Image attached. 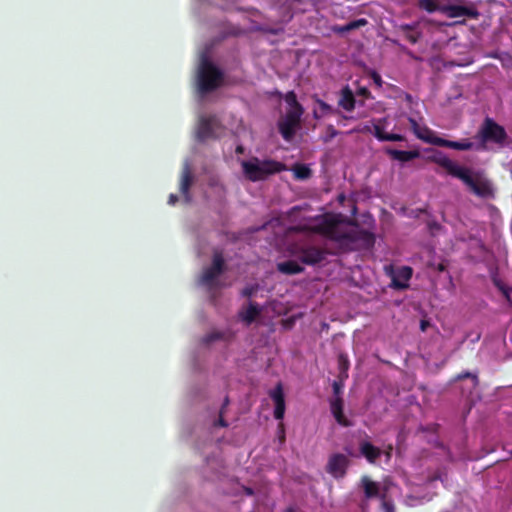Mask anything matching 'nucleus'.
<instances>
[{"mask_svg":"<svg viewBox=\"0 0 512 512\" xmlns=\"http://www.w3.org/2000/svg\"><path fill=\"white\" fill-rule=\"evenodd\" d=\"M312 226L301 227L302 231H310L337 242L342 246L358 244L362 248H372L375 244V235L367 230L360 229L355 221L342 214L325 213L315 218Z\"/></svg>","mask_w":512,"mask_h":512,"instance_id":"f257e3e1","label":"nucleus"},{"mask_svg":"<svg viewBox=\"0 0 512 512\" xmlns=\"http://www.w3.org/2000/svg\"><path fill=\"white\" fill-rule=\"evenodd\" d=\"M454 177L461 180L479 198L489 199L495 196L493 184L483 172L462 166Z\"/></svg>","mask_w":512,"mask_h":512,"instance_id":"f03ea898","label":"nucleus"},{"mask_svg":"<svg viewBox=\"0 0 512 512\" xmlns=\"http://www.w3.org/2000/svg\"><path fill=\"white\" fill-rule=\"evenodd\" d=\"M359 487L363 490L364 498L360 503L362 510L368 506L371 499H379L383 512H396L393 500L388 496L387 485L381 486L379 482L373 481L369 476L363 475L359 481Z\"/></svg>","mask_w":512,"mask_h":512,"instance_id":"7ed1b4c3","label":"nucleus"},{"mask_svg":"<svg viewBox=\"0 0 512 512\" xmlns=\"http://www.w3.org/2000/svg\"><path fill=\"white\" fill-rule=\"evenodd\" d=\"M287 252L302 264L315 266L325 260L328 252L326 249L313 244L310 240H300L290 243Z\"/></svg>","mask_w":512,"mask_h":512,"instance_id":"20e7f679","label":"nucleus"},{"mask_svg":"<svg viewBox=\"0 0 512 512\" xmlns=\"http://www.w3.org/2000/svg\"><path fill=\"white\" fill-rule=\"evenodd\" d=\"M476 138L480 141L482 148L489 143L495 144L498 148H504L512 142L505 128L490 117L484 119Z\"/></svg>","mask_w":512,"mask_h":512,"instance_id":"39448f33","label":"nucleus"},{"mask_svg":"<svg viewBox=\"0 0 512 512\" xmlns=\"http://www.w3.org/2000/svg\"><path fill=\"white\" fill-rule=\"evenodd\" d=\"M244 176L251 182L266 179L268 176L281 172L284 165L275 160H259L254 157L241 163Z\"/></svg>","mask_w":512,"mask_h":512,"instance_id":"423d86ee","label":"nucleus"},{"mask_svg":"<svg viewBox=\"0 0 512 512\" xmlns=\"http://www.w3.org/2000/svg\"><path fill=\"white\" fill-rule=\"evenodd\" d=\"M223 80V73L208 59H203L198 70V89L202 94L216 90Z\"/></svg>","mask_w":512,"mask_h":512,"instance_id":"0eeeda50","label":"nucleus"},{"mask_svg":"<svg viewBox=\"0 0 512 512\" xmlns=\"http://www.w3.org/2000/svg\"><path fill=\"white\" fill-rule=\"evenodd\" d=\"M303 113L298 109V112L286 111L285 115L278 121V130L281 136L286 141H291L299 127Z\"/></svg>","mask_w":512,"mask_h":512,"instance_id":"6e6552de","label":"nucleus"},{"mask_svg":"<svg viewBox=\"0 0 512 512\" xmlns=\"http://www.w3.org/2000/svg\"><path fill=\"white\" fill-rule=\"evenodd\" d=\"M350 465L349 458L342 453H334L329 456L325 470L335 479H342L346 476Z\"/></svg>","mask_w":512,"mask_h":512,"instance_id":"1a4fd4ad","label":"nucleus"},{"mask_svg":"<svg viewBox=\"0 0 512 512\" xmlns=\"http://www.w3.org/2000/svg\"><path fill=\"white\" fill-rule=\"evenodd\" d=\"M219 121L215 116L201 117L198 123L196 136L201 142L216 137Z\"/></svg>","mask_w":512,"mask_h":512,"instance_id":"9d476101","label":"nucleus"},{"mask_svg":"<svg viewBox=\"0 0 512 512\" xmlns=\"http://www.w3.org/2000/svg\"><path fill=\"white\" fill-rule=\"evenodd\" d=\"M387 273L391 276V287L397 290H404L408 288L409 280L412 277L413 270L409 266H402L396 272L393 267H386Z\"/></svg>","mask_w":512,"mask_h":512,"instance_id":"9b49d317","label":"nucleus"},{"mask_svg":"<svg viewBox=\"0 0 512 512\" xmlns=\"http://www.w3.org/2000/svg\"><path fill=\"white\" fill-rule=\"evenodd\" d=\"M225 268V261L221 252H214L212 265L206 268L202 274V283L210 285L213 281L223 273Z\"/></svg>","mask_w":512,"mask_h":512,"instance_id":"f8f14e48","label":"nucleus"},{"mask_svg":"<svg viewBox=\"0 0 512 512\" xmlns=\"http://www.w3.org/2000/svg\"><path fill=\"white\" fill-rule=\"evenodd\" d=\"M441 13L445 14L449 18L468 17L471 19H477L480 15L474 6L458 4L442 5Z\"/></svg>","mask_w":512,"mask_h":512,"instance_id":"ddd939ff","label":"nucleus"},{"mask_svg":"<svg viewBox=\"0 0 512 512\" xmlns=\"http://www.w3.org/2000/svg\"><path fill=\"white\" fill-rule=\"evenodd\" d=\"M409 123L413 133L418 139L426 143L436 145V141L440 137L434 136V133L430 128L425 125L421 126L414 118H409Z\"/></svg>","mask_w":512,"mask_h":512,"instance_id":"4468645a","label":"nucleus"},{"mask_svg":"<svg viewBox=\"0 0 512 512\" xmlns=\"http://www.w3.org/2000/svg\"><path fill=\"white\" fill-rule=\"evenodd\" d=\"M269 396L275 403L274 417L276 420H282L285 414V398L283 387L281 383H278L276 387L270 391Z\"/></svg>","mask_w":512,"mask_h":512,"instance_id":"2eb2a0df","label":"nucleus"},{"mask_svg":"<svg viewBox=\"0 0 512 512\" xmlns=\"http://www.w3.org/2000/svg\"><path fill=\"white\" fill-rule=\"evenodd\" d=\"M343 408L344 401L342 397H335L330 401V410L336 422L343 427H350L352 422L345 417Z\"/></svg>","mask_w":512,"mask_h":512,"instance_id":"dca6fc26","label":"nucleus"},{"mask_svg":"<svg viewBox=\"0 0 512 512\" xmlns=\"http://www.w3.org/2000/svg\"><path fill=\"white\" fill-rule=\"evenodd\" d=\"M430 161L438 164L439 166L443 167L448 174L451 176H455L457 172L460 170L462 166L457 165L454 163L449 157H447L444 153L438 151L434 155L429 157Z\"/></svg>","mask_w":512,"mask_h":512,"instance_id":"f3484780","label":"nucleus"},{"mask_svg":"<svg viewBox=\"0 0 512 512\" xmlns=\"http://www.w3.org/2000/svg\"><path fill=\"white\" fill-rule=\"evenodd\" d=\"M465 379H469V383L461 387V392L463 396L470 397L473 391L478 387L479 379L476 374L470 372H462L455 377L456 381H463Z\"/></svg>","mask_w":512,"mask_h":512,"instance_id":"a211bd4d","label":"nucleus"},{"mask_svg":"<svg viewBox=\"0 0 512 512\" xmlns=\"http://www.w3.org/2000/svg\"><path fill=\"white\" fill-rule=\"evenodd\" d=\"M360 454L370 463L375 464L381 456L382 451L380 448L374 446L368 441H363L359 444Z\"/></svg>","mask_w":512,"mask_h":512,"instance_id":"6ab92c4d","label":"nucleus"},{"mask_svg":"<svg viewBox=\"0 0 512 512\" xmlns=\"http://www.w3.org/2000/svg\"><path fill=\"white\" fill-rule=\"evenodd\" d=\"M436 145L439 147L455 149L459 151H468L474 148V143L469 139H463L461 141H451L444 138H439L436 141Z\"/></svg>","mask_w":512,"mask_h":512,"instance_id":"aec40b11","label":"nucleus"},{"mask_svg":"<svg viewBox=\"0 0 512 512\" xmlns=\"http://www.w3.org/2000/svg\"><path fill=\"white\" fill-rule=\"evenodd\" d=\"M193 183V175L190 166L186 164L182 170L180 181V192L184 196L186 202H190L191 196L189 193L190 187Z\"/></svg>","mask_w":512,"mask_h":512,"instance_id":"412c9836","label":"nucleus"},{"mask_svg":"<svg viewBox=\"0 0 512 512\" xmlns=\"http://www.w3.org/2000/svg\"><path fill=\"white\" fill-rule=\"evenodd\" d=\"M277 271L284 275H297L303 273L305 268L296 260L279 262L276 265Z\"/></svg>","mask_w":512,"mask_h":512,"instance_id":"4be33fe9","label":"nucleus"},{"mask_svg":"<svg viewBox=\"0 0 512 512\" xmlns=\"http://www.w3.org/2000/svg\"><path fill=\"white\" fill-rule=\"evenodd\" d=\"M386 154L389 155L392 159L400 162H408L420 156V152L418 150L402 151L392 148L386 149Z\"/></svg>","mask_w":512,"mask_h":512,"instance_id":"5701e85b","label":"nucleus"},{"mask_svg":"<svg viewBox=\"0 0 512 512\" xmlns=\"http://www.w3.org/2000/svg\"><path fill=\"white\" fill-rule=\"evenodd\" d=\"M355 97L352 90L346 86L341 90L340 99L338 105L344 110L351 112L355 108Z\"/></svg>","mask_w":512,"mask_h":512,"instance_id":"b1692460","label":"nucleus"},{"mask_svg":"<svg viewBox=\"0 0 512 512\" xmlns=\"http://www.w3.org/2000/svg\"><path fill=\"white\" fill-rule=\"evenodd\" d=\"M260 314V309L256 303L250 302L249 306L239 313L240 318L247 324H251L255 321L257 316Z\"/></svg>","mask_w":512,"mask_h":512,"instance_id":"393cba45","label":"nucleus"},{"mask_svg":"<svg viewBox=\"0 0 512 512\" xmlns=\"http://www.w3.org/2000/svg\"><path fill=\"white\" fill-rule=\"evenodd\" d=\"M285 102L289 106L287 111L298 112L299 109L302 113H304V108L298 102L297 96L294 91L287 92V94L285 95Z\"/></svg>","mask_w":512,"mask_h":512,"instance_id":"a878e982","label":"nucleus"},{"mask_svg":"<svg viewBox=\"0 0 512 512\" xmlns=\"http://www.w3.org/2000/svg\"><path fill=\"white\" fill-rule=\"evenodd\" d=\"M387 120L386 118L378 119L375 123H373V134L379 141H385L382 136H387V132H385L384 127Z\"/></svg>","mask_w":512,"mask_h":512,"instance_id":"bb28decb","label":"nucleus"},{"mask_svg":"<svg viewBox=\"0 0 512 512\" xmlns=\"http://www.w3.org/2000/svg\"><path fill=\"white\" fill-rule=\"evenodd\" d=\"M418 6L428 13H433L436 11L441 12L442 5H439L437 0H419Z\"/></svg>","mask_w":512,"mask_h":512,"instance_id":"cd10ccee","label":"nucleus"},{"mask_svg":"<svg viewBox=\"0 0 512 512\" xmlns=\"http://www.w3.org/2000/svg\"><path fill=\"white\" fill-rule=\"evenodd\" d=\"M367 24H368V21L365 18H360V19H356V20H353V21L347 23L346 29H347V32H350L352 30L364 27Z\"/></svg>","mask_w":512,"mask_h":512,"instance_id":"c85d7f7f","label":"nucleus"},{"mask_svg":"<svg viewBox=\"0 0 512 512\" xmlns=\"http://www.w3.org/2000/svg\"><path fill=\"white\" fill-rule=\"evenodd\" d=\"M338 364H339V368H340V374H344L345 377L347 378L348 375H347V370L349 368V360L347 358L346 355L344 354H340L338 356Z\"/></svg>","mask_w":512,"mask_h":512,"instance_id":"c756f323","label":"nucleus"},{"mask_svg":"<svg viewBox=\"0 0 512 512\" xmlns=\"http://www.w3.org/2000/svg\"><path fill=\"white\" fill-rule=\"evenodd\" d=\"M338 135V131L334 128L333 125H328L326 128V135L323 138L325 143L330 142L334 137Z\"/></svg>","mask_w":512,"mask_h":512,"instance_id":"7c9ffc66","label":"nucleus"},{"mask_svg":"<svg viewBox=\"0 0 512 512\" xmlns=\"http://www.w3.org/2000/svg\"><path fill=\"white\" fill-rule=\"evenodd\" d=\"M295 175L299 179H306L310 175V169L306 166H299L295 169Z\"/></svg>","mask_w":512,"mask_h":512,"instance_id":"2f4dec72","label":"nucleus"},{"mask_svg":"<svg viewBox=\"0 0 512 512\" xmlns=\"http://www.w3.org/2000/svg\"><path fill=\"white\" fill-rule=\"evenodd\" d=\"M317 104L322 112V115L324 114H330L333 112V108L331 105H329L328 103H326L325 101L321 100V99H317Z\"/></svg>","mask_w":512,"mask_h":512,"instance_id":"473e14b6","label":"nucleus"},{"mask_svg":"<svg viewBox=\"0 0 512 512\" xmlns=\"http://www.w3.org/2000/svg\"><path fill=\"white\" fill-rule=\"evenodd\" d=\"M258 290V286L257 285H250V286H246L241 294L243 297H247V298H250L252 297Z\"/></svg>","mask_w":512,"mask_h":512,"instance_id":"72a5a7b5","label":"nucleus"},{"mask_svg":"<svg viewBox=\"0 0 512 512\" xmlns=\"http://www.w3.org/2000/svg\"><path fill=\"white\" fill-rule=\"evenodd\" d=\"M421 32L420 31H417V32H409V33H406L405 34V37L406 39L411 43V44H416L419 39L421 38Z\"/></svg>","mask_w":512,"mask_h":512,"instance_id":"f704fd0d","label":"nucleus"},{"mask_svg":"<svg viewBox=\"0 0 512 512\" xmlns=\"http://www.w3.org/2000/svg\"><path fill=\"white\" fill-rule=\"evenodd\" d=\"M382 138H384L385 141H393V142L405 140V137L403 135L396 134V133H388L387 136H382Z\"/></svg>","mask_w":512,"mask_h":512,"instance_id":"c9c22d12","label":"nucleus"},{"mask_svg":"<svg viewBox=\"0 0 512 512\" xmlns=\"http://www.w3.org/2000/svg\"><path fill=\"white\" fill-rule=\"evenodd\" d=\"M332 388L335 397H341L340 394L342 393L343 383L341 381H334Z\"/></svg>","mask_w":512,"mask_h":512,"instance_id":"e433bc0d","label":"nucleus"},{"mask_svg":"<svg viewBox=\"0 0 512 512\" xmlns=\"http://www.w3.org/2000/svg\"><path fill=\"white\" fill-rule=\"evenodd\" d=\"M418 27V23H412V24H402L400 25L399 29L403 31L405 34L409 32H413Z\"/></svg>","mask_w":512,"mask_h":512,"instance_id":"4c0bfd02","label":"nucleus"},{"mask_svg":"<svg viewBox=\"0 0 512 512\" xmlns=\"http://www.w3.org/2000/svg\"><path fill=\"white\" fill-rule=\"evenodd\" d=\"M215 426H220V427H227L228 426V423L227 421L224 419V413H223V408L220 409V412H219V418L218 420L214 423Z\"/></svg>","mask_w":512,"mask_h":512,"instance_id":"58836bf2","label":"nucleus"},{"mask_svg":"<svg viewBox=\"0 0 512 512\" xmlns=\"http://www.w3.org/2000/svg\"><path fill=\"white\" fill-rule=\"evenodd\" d=\"M370 76L377 87H382L383 81L379 73H377L376 71H372Z\"/></svg>","mask_w":512,"mask_h":512,"instance_id":"ea45409f","label":"nucleus"},{"mask_svg":"<svg viewBox=\"0 0 512 512\" xmlns=\"http://www.w3.org/2000/svg\"><path fill=\"white\" fill-rule=\"evenodd\" d=\"M222 337L221 333H211V334H208L207 336H205L204 338V341L205 343L209 344L217 339H220Z\"/></svg>","mask_w":512,"mask_h":512,"instance_id":"a19ab883","label":"nucleus"},{"mask_svg":"<svg viewBox=\"0 0 512 512\" xmlns=\"http://www.w3.org/2000/svg\"><path fill=\"white\" fill-rule=\"evenodd\" d=\"M332 31L337 34H340V35L348 33L347 29H346V24L345 25H335L332 27Z\"/></svg>","mask_w":512,"mask_h":512,"instance_id":"79ce46f5","label":"nucleus"},{"mask_svg":"<svg viewBox=\"0 0 512 512\" xmlns=\"http://www.w3.org/2000/svg\"><path fill=\"white\" fill-rule=\"evenodd\" d=\"M357 131L363 132V133H373V125L366 124L363 127L357 129Z\"/></svg>","mask_w":512,"mask_h":512,"instance_id":"37998d69","label":"nucleus"},{"mask_svg":"<svg viewBox=\"0 0 512 512\" xmlns=\"http://www.w3.org/2000/svg\"><path fill=\"white\" fill-rule=\"evenodd\" d=\"M428 227L431 231L439 230L441 229V225L436 221H430L428 222Z\"/></svg>","mask_w":512,"mask_h":512,"instance_id":"c03bdc74","label":"nucleus"},{"mask_svg":"<svg viewBox=\"0 0 512 512\" xmlns=\"http://www.w3.org/2000/svg\"><path fill=\"white\" fill-rule=\"evenodd\" d=\"M358 94H359V95H362V96H364V97H369V96H370V91H369L367 88L362 87V88H360V89L358 90Z\"/></svg>","mask_w":512,"mask_h":512,"instance_id":"a18cd8bd","label":"nucleus"},{"mask_svg":"<svg viewBox=\"0 0 512 512\" xmlns=\"http://www.w3.org/2000/svg\"><path fill=\"white\" fill-rule=\"evenodd\" d=\"M177 201H178V197H177V195H175V194H170L169 199H168V203H169L170 205H175Z\"/></svg>","mask_w":512,"mask_h":512,"instance_id":"49530a36","label":"nucleus"},{"mask_svg":"<svg viewBox=\"0 0 512 512\" xmlns=\"http://www.w3.org/2000/svg\"><path fill=\"white\" fill-rule=\"evenodd\" d=\"M427 326H429V322H428V321H426V320H421V322H420V328H421V330H422V331H425V330H426V328H427Z\"/></svg>","mask_w":512,"mask_h":512,"instance_id":"de8ad7c7","label":"nucleus"},{"mask_svg":"<svg viewBox=\"0 0 512 512\" xmlns=\"http://www.w3.org/2000/svg\"><path fill=\"white\" fill-rule=\"evenodd\" d=\"M229 405V398L228 396L225 397L224 401H223V404L221 406V408H223V413H225V409L226 407Z\"/></svg>","mask_w":512,"mask_h":512,"instance_id":"09e8293b","label":"nucleus"},{"mask_svg":"<svg viewBox=\"0 0 512 512\" xmlns=\"http://www.w3.org/2000/svg\"><path fill=\"white\" fill-rule=\"evenodd\" d=\"M499 288L502 290L503 294H504L507 298H509V293H508V291H507L506 289H504L503 287H499Z\"/></svg>","mask_w":512,"mask_h":512,"instance_id":"8fccbe9b","label":"nucleus"},{"mask_svg":"<svg viewBox=\"0 0 512 512\" xmlns=\"http://www.w3.org/2000/svg\"><path fill=\"white\" fill-rule=\"evenodd\" d=\"M245 492L247 495H253V490L251 488H246Z\"/></svg>","mask_w":512,"mask_h":512,"instance_id":"3c124183","label":"nucleus"},{"mask_svg":"<svg viewBox=\"0 0 512 512\" xmlns=\"http://www.w3.org/2000/svg\"><path fill=\"white\" fill-rule=\"evenodd\" d=\"M283 512H296V511L293 507H288Z\"/></svg>","mask_w":512,"mask_h":512,"instance_id":"603ef678","label":"nucleus"},{"mask_svg":"<svg viewBox=\"0 0 512 512\" xmlns=\"http://www.w3.org/2000/svg\"><path fill=\"white\" fill-rule=\"evenodd\" d=\"M236 152H237V153H242V152H243V147H242V146H238V147L236 148Z\"/></svg>","mask_w":512,"mask_h":512,"instance_id":"864d4df0","label":"nucleus"},{"mask_svg":"<svg viewBox=\"0 0 512 512\" xmlns=\"http://www.w3.org/2000/svg\"><path fill=\"white\" fill-rule=\"evenodd\" d=\"M444 269H445V266L443 264H439L438 265V270L439 271H444Z\"/></svg>","mask_w":512,"mask_h":512,"instance_id":"5fc2aeb1","label":"nucleus"},{"mask_svg":"<svg viewBox=\"0 0 512 512\" xmlns=\"http://www.w3.org/2000/svg\"><path fill=\"white\" fill-rule=\"evenodd\" d=\"M322 115H318L316 111H314V117L315 118H320Z\"/></svg>","mask_w":512,"mask_h":512,"instance_id":"6e6d98bb","label":"nucleus"}]
</instances>
